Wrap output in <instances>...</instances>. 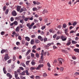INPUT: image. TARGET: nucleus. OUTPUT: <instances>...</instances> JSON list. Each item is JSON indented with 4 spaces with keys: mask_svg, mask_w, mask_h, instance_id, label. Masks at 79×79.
<instances>
[{
    "mask_svg": "<svg viewBox=\"0 0 79 79\" xmlns=\"http://www.w3.org/2000/svg\"><path fill=\"white\" fill-rule=\"evenodd\" d=\"M34 25V23H32L31 24H30V23H28L27 24V27H28L29 29H31L32 28V26Z\"/></svg>",
    "mask_w": 79,
    "mask_h": 79,
    "instance_id": "obj_1",
    "label": "nucleus"
},
{
    "mask_svg": "<svg viewBox=\"0 0 79 79\" xmlns=\"http://www.w3.org/2000/svg\"><path fill=\"white\" fill-rule=\"evenodd\" d=\"M53 43H48L47 44V45H45L44 46V48H47L48 47H49L51 46V45H53Z\"/></svg>",
    "mask_w": 79,
    "mask_h": 79,
    "instance_id": "obj_2",
    "label": "nucleus"
},
{
    "mask_svg": "<svg viewBox=\"0 0 79 79\" xmlns=\"http://www.w3.org/2000/svg\"><path fill=\"white\" fill-rule=\"evenodd\" d=\"M10 58V56H8V54H6L5 55V56L4 57V59L5 60V61H6L7 60H8Z\"/></svg>",
    "mask_w": 79,
    "mask_h": 79,
    "instance_id": "obj_3",
    "label": "nucleus"
},
{
    "mask_svg": "<svg viewBox=\"0 0 79 79\" xmlns=\"http://www.w3.org/2000/svg\"><path fill=\"white\" fill-rule=\"evenodd\" d=\"M61 39H62V41H65V40H66L67 38L66 37V36L64 35H62L61 36Z\"/></svg>",
    "mask_w": 79,
    "mask_h": 79,
    "instance_id": "obj_4",
    "label": "nucleus"
},
{
    "mask_svg": "<svg viewBox=\"0 0 79 79\" xmlns=\"http://www.w3.org/2000/svg\"><path fill=\"white\" fill-rule=\"evenodd\" d=\"M44 66V64H40L38 65V67L35 68L36 70H39L41 68H42Z\"/></svg>",
    "mask_w": 79,
    "mask_h": 79,
    "instance_id": "obj_5",
    "label": "nucleus"
},
{
    "mask_svg": "<svg viewBox=\"0 0 79 79\" xmlns=\"http://www.w3.org/2000/svg\"><path fill=\"white\" fill-rule=\"evenodd\" d=\"M6 75L7 77H9V79H11L13 77L12 75H11V74L9 73H7Z\"/></svg>",
    "mask_w": 79,
    "mask_h": 79,
    "instance_id": "obj_6",
    "label": "nucleus"
},
{
    "mask_svg": "<svg viewBox=\"0 0 79 79\" xmlns=\"http://www.w3.org/2000/svg\"><path fill=\"white\" fill-rule=\"evenodd\" d=\"M26 11V9L25 8H22L20 9V10H19V13H21L23 11Z\"/></svg>",
    "mask_w": 79,
    "mask_h": 79,
    "instance_id": "obj_7",
    "label": "nucleus"
},
{
    "mask_svg": "<svg viewBox=\"0 0 79 79\" xmlns=\"http://www.w3.org/2000/svg\"><path fill=\"white\" fill-rule=\"evenodd\" d=\"M12 16H16L17 15V13L15 10H13L12 12Z\"/></svg>",
    "mask_w": 79,
    "mask_h": 79,
    "instance_id": "obj_8",
    "label": "nucleus"
},
{
    "mask_svg": "<svg viewBox=\"0 0 79 79\" xmlns=\"http://www.w3.org/2000/svg\"><path fill=\"white\" fill-rule=\"evenodd\" d=\"M7 53L8 52V51L7 49H2L1 51V53Z\"/></svg>",
    "mask_w": 79,
    "mask_h": 79,
    "instance_id": "obj_9",
    "label": "nucleus"
},
{
    "mask_svg": "<svg viewBox=\"0 0 79 79\" xmlns=\"http://www.w3.org/2000/svg\"><path fill=\"white\" fill-rule=\"evenodd\" d=\"M38 38L39 40H40L42 42L43 40H44V39H43V38L41 36H39L38 37Z\"/></svg>",
    "mask_w": 79,
    "mask_h": 79,
    "instance_id": "obj_10",
    "label": "nucleus"
},
{
    "mask_svg": "<svg viewBox=\"0 0 79 79\" xmlns=\"http://www.w3.org/2000/svg\"><path fill=\"white\" fill-rule=\"evenodd\" d=\"M19 31V27H17L15 29V32H18Z\"/></svg>",
    "mask_w": 79,
    "mask_h": 79,
    "instance_id": "obj_11",
    "label": "nucleus"
},
{
    "mask_svg": "<svg viewBox=\"0 0 79 79\" xmlns=\"http://www.w3.org/2000/svg\"><path fill=\"white\" fill-rule=\"evenodd\" d=\"M34 43H35L34 42V40L32 39L31 40L30 44L31 45H33V44H34Z\"/></svg>",
    "mask_w": 79,
    "mask_h": 79,
    "instance_id": "obj_12",
    "label": "nucleus"
},
{
    "mask_svg": "<svg viewBox=\"0 0 79 79\" xmlns=\"http://www.w3.org/2000/svg\"><path fill=\"white\" fill-rule=\"evenodd\" d=\"M15 77L17 78L18 76V73H17V71H15Z\"/></svg>",
    "mask_w": 79,
    "mask_h": 79,
    "instance_id": "obj_13",
    "label": "nucleus"
},
{
    "mask_svg": "<svg viewBox=\"0 0 79 79\" xmlns=\"http://www.w3.org/2000/svg\"><path fill=\"white\" fill-rule=\"evenodd\" d=\"M20 9H21V6H18L17 7V11L19 12L20 10Z\"/></svg>",
    "mask_w": 79,
    "mask_h": 79,
    "instance_id": "obj_14",
    "label": "nucleus"
},
{
    "mask_svg": "<svg viewBox=\"0 0 79 79\" xmlns=\"http://www.w3.org/2000/svg\"><path fill=\"white\" fill-rule=\"evenodd\" d=\"M35 44H39L40 42V40L37 39H35Z\"/></svg>",
    "mask_w": 79,
    "mask_h": 79,
    "instance_id": "obj_15",
    "label": "nucleus"
},
{
    "mask_svg": "<svg viewBox=\"0 0 79 79\" xmlns=\"http://www.w3.org/2000/svg\"><path fill=\"white\" fill-rule=\"evenodd\" d=\"M3 70L4 72V73L5 74H6V73H7V71H6V68L5 67H4L3 68Z\"/></svg>",
    "mask_w": 79,
    "mask_h": 79,
    "instance_id": "obj_16",
    "label": "nucleus"
},
{
    "mask_svg": "<svg viewBox=\"0 0 79 79\" xmlns=\"http://www.w3.org/2000/svg\"><path fill=\"white\" fill-rule=\"evenodd\" d=\"M71 41H68L67 42V43L66 44V45H67V46H69V45H71Z\"/></svg>",
    "mask_w": 79,
    "mask_h": 79,
    "instance_id": "obj_17",
    "label": "nucleus"
},
{
    "mask_svg": "<svg viewBox=\"0 0 79 79\" xmlns=\"http://www.w3.org/2000/svg\"><path fill=\"white\" fill-rule=\"evenodd\" d=\"M31 52V50H28L27 52L25 54L26 56H27L29 55V54Z\"/></svg>",
    "mask_w": 79,
    "mask_h": 79,
    "instance_id": "obj_18",
    "label": "nucleus"
},
{
    "mask_svg": "<svg viewBox=\"0 0 79 79\" xmlns=\"http://www.w3.org/2000/svg\"><path fill=\"white\" fill-rule=\"evenodd\" d=\"M74 50L75 52L77 53H79V49L77 48H75L74 49Z\"/></svg>",
    "mask_w": 79,
    "mask_h": 79,
    "instance_id": "obj_19",
    "label": "nucleus"
},
{
    "mask_svg": "<svg viewBox=\"0 0 79 79\" xmlns=\"http://www.w3.org/2000/svg\"><path fill=\"white\" fill-rule=\"evenodd\" d=\"M25 39L28 42H29V41H30V38H29V37H28L27 36L25 37Z\"/></svg>",
    "mask_w": 79,
    "mask_h": 79,
    "instance_id": "obj_20",
    "label": "nucleus"
},
{
    "mask_svg": "<svg viewBox=\"0 0 79 79\" xmlns=\"http://www.w3.org/2000/svg\"><path fill=\"white\" fill-rule=\"evenodd\" d=\"M20 19H21L20 16L15 18V19L16 20H17V19H18V20H20Z\"/></svg>",
    "mask_w": 79,
    "mask_h": 79,
    "instance_id": "obj_21",
    "label": "nucleus"
},
{
    "mask_svg": "<svg viewBox=\"0 0 79 79\" xmlns=\"http://www.w3.org/2000/svg\"><path fill=\"white\" fill-rule=\"evenodd\" d=\"M29 17H28V18L26 17L24 19V21H26H26H28V20H29Z\"/></svg>",
    "mask_w": 79,
    "mask_h": 79,
    "instance_id": "obj_22",
    "label": "nucleus"
},
{
    "mask_svg": "<svg viewBox=\"0 0 79 79\" xmlns=\"http://www.w3.org/2000/svg\"><path fill=\"white\" fill-rule=\"evenodd\" d=\"M46 13H48V11L46 10H44L42 12L43 14H45Z\"/></svg>",
    "mask_w": 79,
    "mask_h": 79,
    "instance_id": "obj_23",
    "label": "nucleus"
},
{
    "mask_svg": "<svg viewBox=\"0 0 79 79\" xmlns=\"http://www.w3.org/2000/svg\"><path fill=\"white\" fill-rule=\"evenodd\" d=\"M25 73H26V74L27 76H29V75L30 74H29V72H28V70H26L25 71Z\"/></svg>",
    "mask_w": 79,
    "mask_h": 79,
    "instance_id": "obj_24",
    "label": "nucleus"
},
{
    "mask_svg": "<svg viewBox=\"0 0 79 79\" xmlns=\"http://www.w3.org/2000/svg\"><path fill=\"white\" fill-rule=\"evenodd\" d=\"M8 12H9V10L8 9H6L5 12V14L6 15H8Z\"/></svg>",
    "mask_w": 79,
    "mask_h": 79,
    "instance_id": "obj_25",
    "label": "nucleus"
},
{
    "mask_svg": "<svg viewBox=\"0 0 79 79\" xmlns=\"http://www.w3.org/2000/svg\"><path fill=\"white\" fill-rule=\"evenodd\" d=\"M66 35H68V29H66L64 31Z\"/></svg>",
    "mask_w": 79,
    "mask_h": 79,
    "instance_id": "obj_26",
    "label": "nucleus"
},
{
    "mask_svg": "<svg viewBox=\"0 0 79 79\" xmlns=\"http://www.w3.org/2000/svg\"><path fill=\"white\" fill-rule=\"evenodd\" d=\"M58 61H64V60L62 58H59L58 59Z\"/></svg>",
    "mask_w": 79,
    "mask_h": 79,
    "instance_id": "obj_27",
    "label": "nucleus"
},
{
    "mask_svg": "<svg viewBox=\"0 0 79 79\" xmlns=\"http://www.w3.org/2000/svg\"><path fill=\"white\" fill-rule=\"evenodd\" d=\"M35 69V68L32 67H31L30 68V70H31V71H33V70H34Z\"/></svg>",
    "mask_w": 79,
    "mask_h": 79,
    "instance_id": "obj_28",
    "label": "nucleus"
},
{
    "mask_svg": "<svg viewBox=\"0 0 79 79\" xmlns=\"http://www.w3.org/2000/svg\"><path fill=\"white\" fill-rule=\"evenodd\" d=\"M30 62V61H29V60L27 61L26 62V65H27V66L29 65V64Z\"/></svg>",
    "mask_w": 79,
    "mask_h": 79,
    "instance_id": "obj_29",
    "label": "nucleus"
},
{
    "mask_svg": "<svg viewBox=\"0 0 79 79\" xmlns=\"http://www.w3.org/2000/svg\"><path fill=\"white\" fill-rule=\"evenodd\" d=\"M3 10L4 11H5V10H6V6H4L3 8H2Z\"/></svg>",
    "mask_w": 79,
    "mask_h": 79,
    "instance_id": "obj_30",
    "label": "nucleus"
},
{
    "mask_svg": "<svg viewBox=\"0 0 79 79\" xmlns=\"http://www.w3.org/2000/svg\"><path fill=\"white\" fill-rule=\"evenodd\" d=\"M14 24H15V25H18V23L17 22V21H14Z\"/></svg>",
    "mask_w": 79,
    "mask_h": 79,
    "instance_id": "obj_31",
    "label": "nucleus"
},
{
    "mask_svg": "<svg viewBox=\"0 0 79 79\" xmlns=\"http://www.w3.org/2000/svg\"><path fill=\"white\" fill-rule=\"evenodd\" d=\"M72 44H77V42L76 41H75L74 40H72Z\"/></svg>",
    "mask_w": 79,
    "mask_h": 79,
    "instance_id": "obj_32",
    "label": "nucleus"
},
{
    "mask_svg": "<svg viewBox=\"0 0 79 79\" xmlns=\"http://www.w3.org/2000/svg\"><path fill=\"white\" fill-rule=\"evenodd\" d=\"M31 64L32 65H33V66L35 65V62L34 61H32L31 62Z\"/></svg>",
    "mask_w": 79,
    "mask_h": 79,
    "instance_id": "obj_33",
    "label": "nucleus"
},
{
    "mask_svg": "<svg viewBox=\"0 0 79 79\" xmlns=\"http://www.w3.org/2000/svg\"><path fill=\"white\" fill-rule=\"evenodd\" d=\"M20 23L23 24L24 23V20L23 19H21L20 21Z\"/></svg>",
    "mask_w": 79,
    "mask_h": 79,
    "instance_id": "obj_34",
    "label": "nucleus"
},
{
    "mask_svg": "<svg viewBox=\"0 0 79 79\" xmlns=\"http://www.w3.org/2000/svg\"><path fill=\"white\" fill-rule=\"evenodd\" d=\"M62 32L60 31H57V33L58 34H61Z\"/></svg>",
    "mask_w": 79,
    "mask_h": 79,
    "instance_id": "obj_35",
    "label": "nucleus"
},
{
    "mask_svg": "<svg viewBox=\"0 0 79 79\" xmlns=\"http://www.w3.org/2000/svg\"><path fill=\"white\" fill-rule=\"evenodd\" d=\"M66 26H67L66 24L65 23L63 24V28H66Z\"/></svg>",
    "mask_w": 79,
    "mask_h": 79,
    "instance_id": "obj_36",
    "label": "nucleus"
},
{
    "mask_svg": "<svg viewBox=\"0 0 79 79\" xmlns=\"http://www.w3.org/2000/svg\"><path fill=\"white\" fill-rule=\"evenodd\" d=\"M5 34V31H2L1 33V34L2 35H3Z\"/></svg>",
    "mask_w": 79,
    "mask_h": 79,
    "instance_id": "obj_37",
    "label": "nucleus"
},
{
    "mask_svg": "<svg viewBox=\"0 0 79 79\" xmlns=\"http://www.w3.org/2000/svg\"><path fill=\"white\" fill-rule=\"evenodd\" d=\"M60 71H61V72H62L63 71V70L64 69V68L63 67H61L60 69Z\"/></svg>",
    "mask_w": 79,
    "mask_h": 79,
    "instance_id": "obj_38",
    "label": "nucleus"
},
{
    "mask_svg": "<svg viewBox=\"0 0 79 79\" xmlns=\"http://www.w3.org/2000/svg\"><path fill=\"white\" fill-rule=\"evenodd\" d=\"M61 52H62L63 53H66V51L64 49H62L61 50Z\"/></svg>",
    "mask_w": 79,
    "mask_h": 79,
    "instance_id": "obj_39",
    "label": "nucleus"
},
{
    "mask_svg": "<svg viewBox=\"0 0 79 79\" xmlns=\"http://www.w3.org/2000/svg\"><path fill=\"white\" fill-rule=\"evenodd\" d=\"M25 71H23V72H22L21 73V75H25Z\"/></svg>",
    "mask_w": 79,
    "mask_h": 79,
    "instance_id": "obj_40",
    "label": "nucleus"
},
{
    "mask_svg": "<svg viewBox=\"0 0 79 79\" xmlns=\"http://www.w3.org/2000/svg\"><path fill=\"white\" fill-rule=\"evenodd\" d=\"M35 55L37 58H39V55L38 53H36Z\"/></svg>",
    "mask_w": 79,
    "mask_h": 79,
    "instance_id": "obj_41",
    "label": "nucleus"
},
{
    "mask_svg": "<svg viewBox=\"0 0 79 79\" xmlns=\"http://www.w3.org/2000/svg\"><path fill=\"white\" fill-rule=\"evenodd\" d=\"M18 39L19 40H22V38H21V36H18Z\"/></svg>",
    "mask_w": 79,
    "mask_h": 79,
    "instance_id": "obj_42",
    "label": "nucleus"
},
{
    "mask_svg": "<svg viewBox=\"0 0 79 79\" xmlns=\"http://www.w3.org/2000/svg\"><path fill=\"white\" fill-rule=\"evenodd\" d=\"M21 64L22 66H23V67H24V68H26V65H25L24 63H22Z\"/></svg>",
    "mask_w": 79,
    "mask_h": 79,
    "instance_id": "obj_43",
    "label": "nucleus"
},
{
    "mask_svg": "<svg viewBox=\"0 0 79 79\" xmlns=\"http://www.w3.org/2000/svg\"><path fill=\"white\" fill-rule=\"evenodd\" d=\"M44 22L46 23H47L48 22V19L47 18H46L45 19Z\"/></svg>",
    "mask_w": 79,
    "mask_h": 79,
    "instance_id": "obj_44",
    "label": "nucleus"
},
{
    "mask_svg": "<svg viewBox=\"0 0 79 79\" xmlns=\"http://www.w3.org/2000/svg\"><path fill=\"white\" fill-rule=\"evenodd\" d=\"M34 54H33V53H31V56L32 58H34Z\"/></svg>",
    "mask_w": 79,
    "mask_h": 79,
    "instance_id": "obj_45",
    "label": "nucleus"
},
{
    "mask_svg": "<svg viewBox=\"0 0 79 79\" xmlns=\"http://www.w3.org/2000/svg\"><path fill=\"white\" fill-rule=\"evenodd\" d=\"M11 60L10 59L8 61H7V63L8 64H9V63H11Z\"/></svg>",
    "mask_w": 79,
    "mask_h": 79,
    "instance_id": "obj_46",
    "label": "nucleus"
},
{
    "mask_svg": "<svg viewBox=\"0 0 79 79\" xmlns=\"http://www.w3.org/2000/svg\"><path fill=\"white\" fill-rule=\"evenodd\" d=\"M19 68L20 69V70H21L22 71H23V70H24V68H23V67H19Z\"/></svg>",
    "mask_w": 79,
    "mask_h": 79,
    "instance_id": "obj_47",
    "label": "nucleus"
},
{
    "mask_svg": "<svg viewBox=\"0 0 79 79\" xmlns=\"http://www.w3.org/2000/svg\"><path fill=\"white\" fill-rule=\"evenodd\" d=\"M8 71L9 72V73H11L12 72V70H11V69H9L8 70Z\"/></svg>",
    "mask_w": 79,
    "mask_h": 79,
    "instance_id": "obj_48",
    "label": "nucleus"
},
{
    "mask_svg": "<svg viewBox=\"0 0 79 79\" xmlns=\"http://www.w3.org/2000/svg\"><path fill=\"white\" fill-rule=\"evenodd\" d=\"M43 76H44V77H46V76H47V74H46V73H44L43 74Z\"/></svg>",
    "mask_w": 79,
    "mask_h": 79,
    "instance_id": "obj_49",
    "label": "nucleus"
},
{
    "mask_svg": "<svg viewBox=\"0 0 79 79\" xmlns=\"http://www.w3.org/2000/svg\"><path fill=\"white\" fill-rule=\"evenodd\" d=\"M32 48L33 49H36L37 48V47H36V45H34L32 47Z\"/></svg>",
    "mask_w": 79,
    "mask_h": 79,
    "instance_id": "obj_50",
    "label": "nucleus"
},
{
    "mask_svg": "<svg viewBox=\"0 0 79 79\" xmlns=\"http://www.w3.org/2000/svg\"><path fill=\"white\" fill-rule=\"evenodd\" d=\"M44 42H46L47 41V38H45L44 39Z\"/></svg>",
    "mask_w": 79,
    "mask_h": 79,
    "instance_id": "obj_51",
    "label": "nucleus"
},
{
    "mask_svg": "<svg viewBox=\"0 0 79 79\" xmlns=\"http://www.w3.org/2000/svg\"><path fill=\"white\" fill-rule=\"evenodd\" d=\"M77 24V23L76 22H74L73 24V26H75V25H76Z\"/></svg>",
    "mask_w": 79,
    "mask_h": 79,
    "instance_id": "obj_52",
    "label": "nucleus"
},
{
    "mask_svg": "<svg viewBox=\"0 0 79 79\" xmlns=\"http://www.w3.org/2000/svg\"><path fill=\"white\" fill-rule=\"evenodd\" d=\"M27 60H30V59H31V56H27Z\"/></svg>",
    "mask_w": 79,
    "mask_h": 79,
    "instance_id": "obj_53",
    "label": "nucleus"
},
{
    "mask_svg": "<svg viewBox=\"0 0 79 79\" xmlns=\"http://www.w3.org/2000/svg\"><path fill=\"white\" fill-rule=\"evenodd\" d=\"M13 61H15L16 60V57H15V56H13Z\"/></svg>",
    "mask_w": 79,
    "mask_h": 79,
    "instance_id": "obj_54",
    "label": "nucleus"
},
{
    "mask_svg": "<svg viewBox=\"0 0 79 79\" xmlns=\"http://www.w3.org/2000/svg\"><path fill=\"white\" fill-rule=\"evenodd\" d=\"M31 38H35V35H33L31 36Z\"/></svg>",
    "mask_w": 79,
    "mask_h": 79,
    "instance_id": "obj_55",
    "label": "nucleus"
},
{
    "mask_svg": "<svg viewBox=\"0 0 79 79\" xmlns=\"http://www.w3.org/2000/svg\"><path fill=\"white\" fill-rule=\"evenodd\" d=\"M20 78L21 79H26V77H23L22 76H21Z\"/></svg>",
    "mask_w": 79,
    "mask_h": 79,
    "instance_id": "obj_56",
    "label": "nucleus"
},
{
    "mask_svg": "<svg viewBox=\"0 0 79 79\" xmlns=\"http://www.w3.org/2000/svg\"><path fill=\"white\" fill-rule=\"evenodd\" d=\"M72 58L73 60H76V57L74 56H72Z\"/></svg>",
    "mask_w": 79,
    "mask_h": 79,
    "instance_id": "obj_57",
    "label": "nucleus"
},
{
    "mask_svg": "<svg viewBox=\"0 0 79 79\" xmlns=\"http://www.w3.org/2000/svg\"><path fill=\"white\" fill-rule=\"evenodd\" d=\"M46 27L45 26H43L42 27H41V29L42 30H44Z\"/></svg>",
    "mask_w": 79,
    "mask_h": 79,
    "instance_id": "obj_58",
    "label": "nucleus"
},
{
    "mask_svg": "<svg viewBox=\"0 0 79 79\" xmlns=\"http://www.w3.org/2000/svg\"><path fill=\"white\" fill-rule=\"evenodd\" d=\"M37 8H33V11H36V10H37Z\"/></svg>",
    "mask_w": 79,
    "mask_h": 79,
    "instance_id": "obj_59",
    "label": "nucleus"
},
{
    "mask_svg": "<svg viewBox=\"0 0 79 79\" xmlns=\"http://www.w3.org/2000/svg\"><path fill=\"white\" fill-rule=\"evenodd\" d=\"M14 21V18L11 17L10 18V21Z\"/></svg>",
    "mask_w": 79,
    "mask_h": 79,
    "instance_id": "obj_60",
    "label": "nucleus"
},
{
    "mask_svg": "<svg viewBox=\"0 0 79 79\" xmlns=\"http://www.w3.org/2000/svg\"><path fill=\"white\" fill-rule=\"evenodd\" d=\"M35 78L37 79H40V76H36Z\"/></svg>",
    "mask_w": 79,
    "mask_h": 79,
    "instance_id": "obj_61",
    "label": "nucleus"
},
{
    "mask_svg": "<svg viewBox=\"0 0 79 79\" xmlns=\"http://www.w3.org/2000/svg\"><path fill=\"white\" fill-rule=\"evenodd\" d=\"M16 44L17 45H19L20 44V42H17L16 43Z\"/></svg>",
    "mask_w": 79,
    "mask_h": 79,
    "instance_id": "obj_62",
    "label": "nucleus"
},
{
    "mask_svg": "<svg viewBox=\"0 0 79 79\" xmlns=\"http://www.w3.org/2000/svg\"><path fill=\"white\" fill-rule=\"evenodd\" d=\"M47 65L48 66V67H51V66L50 65V63L48 62L47 63Z\"/></svg>",
    "mask_w": 79,
    "mask_h": 79,
    "instance_id": "obj_63",
    "label": "nucleus"
},
{
    "mask_svg": "<svg viewBox=\"0 0 79 79\" xmlns=\"http://www.w3.org/2000/svg\"><path fill=\"white\" fill-rule=\"evenodd\" d=\"M75 75H79V73L76 72L74 74Z\"/></svg>",
    "mask_w": 79,
    "mask_h": 79,
    "instance_id": "obj_64",
    "label": "nucleus"
}]
</instances>
